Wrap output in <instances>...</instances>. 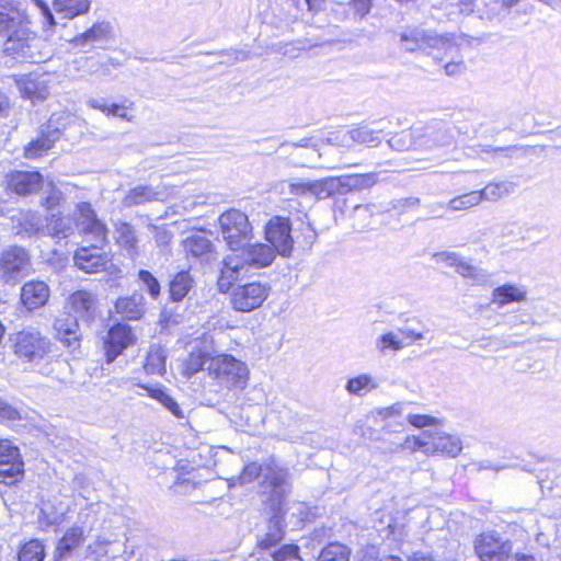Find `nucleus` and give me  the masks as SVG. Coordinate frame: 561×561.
<instances>
[{
  "label": "nucleus",
  "instance_id": "f257e3e1",
  "mask_svg": "<svg viewBox=\"0 0 561 561\" xmlns=\"http://www.w3.org/2000/svg\"><path fill=\"white\" fill-rule=\"evenodd\" d=\"M79 215L76 228L92 241V247L79 248L73 255L76 266L84 273H98L105 270L107 256L102 247L107 241L106 225L101 221L90 203L81 202L77 206Z\"/></svg>",
  "mask_w": 561,
  "mask_h": 561
},
{
  "label": "nucleus",
  "instance_id": "f03ea898",
  "mask_svg": "<svg viewBox=\"0 0 561 561\" xmlns=\"http://www.w3.org/2000/svg\"><path fill=\"white\" fill-rule=\"evenodd\" d=\"M28 21L20 4L12 0H0V35L7 36L4 50L16 58L33 57L28 33Z\"/></svg>",
  "mask_w": 561,
  "mask_h": 561
},
{
  "label": "nucleus",
  "instance_id": "7ed1b4c3",
  "mask_svg": "<svg viewBox=\"0 0 561 561\" xmlns=\"http://www.w3.org/2000/svg\"><path fill=\"white\" fill-rule=\"evenodd\" d=\"M95 301L94 295L90 291L77 290L69 298L75 316L67 314L55 320L56 336L70 352L80 347L79 320L89 323L94 318Z\"/></svg>",
  "mask_w": 561,
  "mask_h": 561
},
{
  "label": "nucleus",
  "instance_id": "20e7f679",
  "mask_svg": "<svg viewBox=\"0 0 561 561\" xmlns=\"http://www.w3.org/2000/svg\"><path fill=\"white\" fill-rule=\"evenodd\" d=\"M397 44L401 50L407 53H422L433 56L436 60H442L456 51L451 36L438 35L433 31L417 26H409L396 33Z\"/></svg>",
  "mask_w": 561,
  "mask_h": 561
},
{
  "label": "nucleus",
  "instance_id": "39448f33",
  "mask_svg": "<svg viewBox=\"0 0 561 561\" xmlns=\"http://www.w3.org/2000/svg\"><path fill=\"white\" fill-rule=\"evenodd\" d=\"M37 196L43 206L47 210L54 211L55 207L61 199V192L55 186L54 182L44 176L37 171ZM46 233L57 239H65L72 233V226L69 219L51 213L50 219L45 228L37 226V234Z\"/></svg>",
  "mask_w": 561,
  "mask_h": 561
},
{
  "label": "nucleus",
  "instance_id": "423d86ee",
  "mask_svg": "<svg viewBox=\"0 0 561 561\" xmlns=\"http://www.w3.org/2000/svg\"><path fill=\"white\" fill-rule=\"evenodd\" d=\"M208 374L227 389H243L249 379L247 364L230 354L214 356L209 363Z\"/></svg>",
  "mask_w": 561,
  "mask_h": 561
},
{
  "label": "nucleus",
  "instance_id": "0eeeda50",
  "mask_svg": "<svg viewBox=\"0 0 561 561\" xmlns=\"http://www.w3.org/2000/svg\"><path fill=\"white\" fill-rule=\"evenodd\" d=\"M222 239L231 251L243 249L252 236V227L248 216L241 210L230 209L219 217Z\"/></svg>",
  "mask_w": 561,
  "mask_h": 561
},
{
  "label": "nucleus",
  "instance_id": "6e6552de",
  "mask_svg": "<svg viewBox=\"0 0 561 561\" xmlns=\"http://www.w3.org/2000/svg\"><path fill=\"white\" fill-rule=\"evenodd\" d=\"M413 450H421L425 454L442 453L451 457H456L462 449L461 442L458 437L448 435L436 430L425 431L417 437L408 438L407 443Z\"/></svg>",
  "mask_w": 561,
  "mask_h": 561
},
{
  "label": "nucleus",
  "instance_id": "1a4fd4ad",
  "mask_svg": "<svg viewBox=\"0 0 561 561\" xmlns=\"http://www.w3.org/2000/svg\"><path fill=\"white\" fill-rule=\"evenodd\" d=\"M271 291L268 283L250 282L238 285L231 294L232 308L240 312H250L260 308Z\"/></svg>",
  "mask_w": 561,
  "mask_h": 561
},
{
  "label": "nucleus",
  "instance_id": "9d476101",
  "mask_svg": "<svg viewBox=\"0 0 561 561\" xmlns=\"http://www.w3.org/2000/svg\"><path fill=\"white\" fill-rule=\"evenodd\" d=\"M265 240L283 257L291 256L294 239L291 236V221L288 217L273 216L264 227Z\"/></svg>",
  "mask_w": 561,
  "mask_h": 561
},
{
  "label": "nucleus",
  "instance_id": "9b49d317",
  "mask_svg": "<svg viewBox=\"0 0 561 561\" xmlns=\"http://www.w3.org/2000/svg\"><path fill=\"white\" fill-rule=\"evenodd\" d=\"M286 188L291 195L313 196L317 199H325L334 194H342L341 180H339V176L318 181L282 183L280 192L285 193Z\"/></svg>",
  "mask_w": 561,
  "mask_h": 561
},
{
  "label": "nucleus",
  "instance_id": "f8f14e48",
  "mask_svg": "<svg viewBox=\"0 0 561 561\" xmlns=\"http://www.w3.org/2000/svg\"><path fill=\"white\" fill-rule=\"evenodd\" d=\"M513 545L496 531L480 534L474 540V551L481 561H506Z\"/></svg>",
  "mask_w": 561,
  "mask_h": 561
},
{
  "label": "nucleus",
  "instance_id": "ddd939ff",
  "mask_svg": "<svg viewBox=\"0 0 561 561\" xmlns=\"http://www.w3.org/2000/svg\"><path fill=\"white\" fill-rule=\"evenodd\" d=\"M136 335L128 324L114 323L103 336V353L106 364H112L129 346L136 343Z\"/></svg>",
  "mask_w": 561,
  "mask_h": 561
},
{
  "label": "nucleus",
  "instance_id": "4468645a",
  "mask_svg": "<svg viewBox=\"0 0 561 561\" xmlns=\"http://www.w3.org/2000/svg\"><path fill=\"white\" fill-rule=\"evenodd\" d=\"M112 37V25L102 21L95 22L91 27L75 36L69 44L72 49L90 53L93 48H105V44Z\"/></svg>",
  "mask_w": 561,
  "mask_h": 561
},
{
  "label": "nucleus",
  "instance_id": "2eb2a0df",
  "mask_svg": "<svg viewBox=\"0 0 561 561\" xmlns=\"http://www.w3.org/2000/svg\"><path fill=\"white\" fill-rule=\"evenodd\" d=\"M454 141V127L443 121H432L416 138L420 148L428 150L451 146Z\"/></svg>",
  "mask_w": 561,
  "mask_h": 561
},
{
  "label": "nucleus",
  "instance_id": "dca6fc26",
  "mask_svg": "<svg viewBox=\"0 0 561 561\" xmlns=\"http://www.w3.org/2000/svg\"><path fill=\"white\" fill-rule=\"evenodd\" d=\"M183 249L186 257L195 264L208 265L218 259L213 241L202 234H192L184 239Z\"/></svg>",
  "mask_w": 561,
  "mask_h": 561
},
{
  "label": "nucleus",
  "instance_id": "f3484780",
  "mask_svg": "<svg viewBox=\"0 0 561 561\" xmlns=\"http://www.w3.org/2000/svg\"><path fill=\"white\" fill-rule=\"evenodd\" d=\"M28 266L30 256L23 248H10L1 255L0 268L7 283L18 280L28 270Z\"/></svg>",
  "mask_w": 561,
  "mask_h": 561
},
{
  "label": "nucleus",
  "instance_id": "a211bd4d",
  "mask_svg": "<svg viewBox=\"0 0 561 561\" xmlns=\"http://www.w3.org/2000/svg\"><path fill=\"white\" fill-rule=\"evenodd\" d=\"M288 468L280 467L274 462L264 465L263 484L272 491L275 500L280 503L290 490Z\"/></svg>",
  "mask_w": 561,
  "mask_h": 561
},
{
  "label": "nucleus",
  "instance_id": "6ab92c4d",
  "mask_svg": "<svg viewBox=\"0 0 561 561\" xmlns=\"http://www.w3.org/2000/svg\"><path fill=\"white\" fill-rule=\"evenodd\" d=\"M241 250L242 253L240 257L245 266L254 268H264L270 266L278 254L271 244L261 242L247 244Z\"/></svg>",
  "mask_w": 561,
  "mask_h": 561
},
{
  "label": "nucleus",
  "instance_id": "aec40b11",
  "mask_svg": "<svg viewBox=\"0 0 561 561\" xmlns=\"http://www.w3.org/2000/svg\"><path fill=\"white\" fill-rule=\"evenodd\" d=\"M5 199L30 195L35 188V172L14 170L5 175Z\"/></svg>",
  "mask_w": 561,
  "mask_h": 561
},
{
  "label": "nucleus",
  "instance_id": "412c9836",
  "mask_svg": "<svg viewBox=\"0 0 561 561\" xmlns=\"http://www.w3.org/2000/svg\"><path fill=\"white\" fill-rule=\"evenodd\" d=\"M283 522L284 517L278 512L268 519L267 531L256 542V550L261 557H265L272 549L280 545L285 535Z\"/></svg>",
  "mask_w": 561,
  "mask_h": 561
},
{
  "label": "nucleus",
  "instance_id": "4be33fe9",
  "mask_svg": "<svg viewBox=\"0 0 561 561\" xmlns=\"http://www.w3.org/2000/svg\"><path fill=\"white\" fill-rule=\"evenodd\" d=\"M389 121L380 119L373 122V127L359 126L353 128L343 135L342 141H346V138L354 142L366 145L368 147H376L380 144V134L387 129Z\"/></svg>",
  "mask_w": 561,
  "mask_h": 561
},
{
  "label": "nucleus",
  "instance_id": "5701e85b",
  "mask_svg": "<svg viewBox=\"0 0 561 561\" xmlns=\"http://www.w3.org/2000/svg\"><path fill=\"white\" fill-rule=\"evenodd\" d=\"M114 238L117 245L123 249L130 259L140 255L139 239L134 226L127 221L118 220L114 224Z\"/></svg>",
  "mask_w": 561,
  "mask_h": 561
},
{
  "label": "nucleus",
  "instance_id": "b1692460",
  "mask_svg": "<svg viewBox=\"0 0 561 561\" xmlns=\"http://www.w3.org/2000/svg\"><path fill=\"white\" fill-rule=\"evenodd\" d=\"M247 272L248 268L241 260L240 255H228L225 257L220 268V275L218 277V286L220 291H229L234 282H237L241 275Z\"/></svg>",
  "mask_w": 561,
  "mask_h": 561
},
{
  "label": "nucleus",
  "instance_id": "393cba45",
  "mask_svg": "<svg viewBox=\"0 0 561 561\" xmlns=\"http://www.w3.org/2000/svg\"><path fill=\"white\" fill-rule=\"evenodd\" d=\"M115 310L123 319L140 320L146 312L145 296L140 291H134L130 295L119 297L115 302Z\"/></svg>",
  "mask_w": 561,
  "mask_h": 561
},
{
  "label": "nucleus",
  "instance_id": "a878e982",
  "mask_svg": "<svg viewBox=\"0 0 561 561\" xmlns=\"http://www.w3.org/2000/svg\"><path fill=\"white\" fill-rule=\"evenodd\" d=\"M195 286L190 270H181L172 275L168 283L169 298L172 302H181Z\"/></svg>",
  "mask_w": 561,
  "mask_h": 561
},
{
  "label": "nucleus",
  "instance_id": "bb28decb",
  "mask_svg": "<svg viewBox=\"0 0 561 561\" xmlns=\"http://www.w3.org/2000/svg\"><path fill=\"white\" fill-rule=\"evenodd\" d=\"M339 180H341L342 194L370 188L378 181L375 172L345 174L339 176Z\"/></svg>",
  "mask_w": 561,
  "mask_h": 561
},
{
  "label": "nucleus",
  "instance_id": "cd10ccee",
  "mask_svg": "<svg viewBox=\"0 0 561 561\" xmlns=\"http://www.w3.org/2000/svg\"><path fill=\"white\" fill-rule=\"evenodd\" d=\"M168 352L159 344H151L149 346L144 369L148 375H163L165 373V362Z\"/></svg>",
  "mask_w": 561,
  "mask_h": 561
},
{
  "label": "nucleus",
  "instance_id": "c85d7f7f",
  "mask_svg": "<svg viewBox=\"0 0 561 561\" xmlns=\"http://www.w3.org/2000/svg\"><path fill=\"white\" fill-rule=\"evenodd\" d=\"M524 300H526V290L513 284H504L494 288L492 291V302L499 307Z\"/></svg>",
  "mask_w": 561,
  "mask_h": 561
},
{
  "label": "nucleus",
  "instance_id": "c756f323",
  "mask_svg": "<svg viewBox=\"0 0 561 561\" xmlns=\"http://www.w3.org/2000/svg\"><path fill=\"white\" fill-rule=\"evenodd\" d=\"M516 190V184L512 181H500L486 184L479 191L482 201L497 202L503 197L513 194Z\"/></svg>",
  "mask_w": 561,
  "mask_h": 561
},
{
  "label": "nucleus",
  "instance_id": "7c9ffc66",
  "mask_svg": "<svg viewBox=\"0 0 561 561\" xmlns=\"http://www.w3.org/2000/svg\"><path fill=\"white\" fill-rule=\"evenodd\" d=\"M61 128L59 124L51 117L46 125H42L37 135V153L46 151L60 138Z\"/></svg>",
  "mask_w": 561,
  "mask_h": 561
},
{
  "label": "nucleus",
  "instance_id": "2f4dec72",
  "mask_svg": "<svg viewBox=\"0 0 561 561\" xmlns=\"http://www.w3.org/2000/svg\"><path fill=\"white\" fill-rule=\"evenodd\" d=\"M159 192L147 185H139L131 188L124 197L123 204L126 207H134L147 202L158 201Z\"/></svg>",
  "mask_w": 561,
  "mask_h": 561
},
{
  "label": "nucleus",
  "instance_id": "473e14b6",
  "mask_svg": "<svg viewBox=\"0 0 561 561\" xmlns=\"http://www.w3.org/2000/svg\"><path fill=\"white\" fill-rule=\"evenodd\" d=\"M83 540V528L76 526L68 529L56 547V557L64 558L78 547Z\"/></svg>",
  "mask_w": 561,
  "mask_h": 561
},
{
  "label": "nucleus",
  "instance_id": "72a5a7b5",
  "mask_svg": "<svg viewBox=\"0 0 561 561\" xmlns=\"http://www.w3.org/2000/svg\"><path fill=\"white\" fill-rule=\"evenodd\" d=\"M90 4V0H54L55 10L67 19L87 13Z\"/></svg>",
  "mask_w": 561,
  "mask_h": 561
},
{
  "label": "nucleus",
  "instance_id": "f704fd0d",
  "mask_svg": "<svg viewBox=\"0 0 561 561\" xmlns=\"http://www.w3.org/2000/svg\"><path fill=\"white\" fill-rule=\"evenodd\" d=\"M14 341V352L26 360H32L35 355V335L30 331L18 332L13 339Z\"/></svg>",
  "mask_w": 561,
  "mask_h": 561
},
{
  "label": "nucleus",
  "instance_id": "c9c22d12",
  "mask_svg": "<svg viewBox=\"0 0 561 561\" xmlns=\"http://www.w3.org/2000/svg\"><path fill=\"white\" fill-rule=\"evenodd\" d=\"M140 388L145 389L148 394L160 402L168 411H170L175 417L184 419L185 414L179 403L164 390L160 388H151L146 385H138Z\"/></svg>",
  "mask_w": 561,
  "mask_h": 561
},
{
  "label": "nucleus",
  "instance_id": "e433bc0d",
  "mask_svg": "<svg viewBox=\"0 0 561 561\" xmlns=\"http://www.w3.org/2000/svg\"><path fill=\"white\" fill-rule=\"evenodd\" d=\"M352 550L346 545L334 541L321 549L317 561H350Z\"/></svg>",
  "mask_w": 561,
  "mask_h": 561
},
{
  "label": "nucleus",
  "instance_id": "4c0bfd02",
  "mask_svg": "<svg viewBox=\"0 0 561 561\" xmlns=\"http://www.w3.org/2000/svg\"><path fill=\"white\" fill-rule=\"evenodd\" d=\"M137 282L140 289L145 290L153 300L161 296V285L159 279L148 270H139L137 273Z\"/></svg>",
  "mask_w": 561,
  "mask_h": 561
},
{
  "label": "nucleus",
  "instance_id": "58836bf2",
  "mask_svg": "<svg viewBox=\"0 0 561 561\" xmlns=\"http://www.w3.org/2000/svg\"><path fill=\"white\" fill-rule=\"evenodd\" d=\"M417 133L411 130H403L393 135L389 140L388 145L396 151H407L410 149H419L420 146L416 144Z\"/></svg>",
  "mask_w": 561,
  "mask_h": 561
},
{
  "label": "nucleus",
  "instance_id": "ea45409f",
  "mask_svg": "<svg viewBox=\"0 0 561 561\" xmlns=\"http://www.w3.org/2000/svg\"><path fill=\"white\" fill-rule=\"evenodd\" d=\"M376 388L377 385L374 382L371 376L366 374L348 379L345 386L348 393L359 397L365 396Z\"/></svg>",
  "mask_w": 561,
  "mask_h": 561
},
{
  "label": "nucleus",
  "instance_id": "a19ab883",
  "mask_svg": "<svg viewBox=\"0 0 561 561\" xmlns=\"http://www.w3.org/2000/svg\"><path fill=\"white\" fill-rule=\"evenodd\" d=\"M23 461L0 463V483L11 485L23 477Z\"/></svg>",
  "mask_w": 561,
  "mask_h": 561
},
{
  "label": "nucleus",
  "instance_id": "79ce46f5",
  "mask_svg": "<svg viewBox=\"0 0 561 561\" xmlns=\"http://www.w3.org/2000/svg\"><path fill=\"white\" fill-rule=\"evenodd\" d=\"M482 202L479 191H472L460 196L451 198L447 203L450 210H465L479 205Z\"/></svg>",
  "mask_w": 561,
  "mask_h": 561
},
{
  "label": "nucleus",
  "instance_id": "37998d69",
  "mask_svg": "<svg viewBox=\"0 0 561 561\" xmlns=\"http://www.w3.org/2000/svg\"><path fill=\"white\" fill-rule=\"evenodd\" d=\"M272 561L300 560V548L295 543H283L266 554Z\"/></svg>",
  "mask_w": 561,
  "mask_h": 561
},
{
  "label": "nucleus",
  "instance_id": "c03bdc74",
  "mask_svg": "<svg viewBox=\"0 0 561 561\" xmlns=\"http://www.w3.org/2000/svg\"><path fill=\"white\" fill-rule=\"evenodd\" d=\"M88 105L94 110H99L103 113H105L107 116H115L119 117L122 119L130 121V117H128L126 113V107L124 105H119L116 103H113L111 105H107L104 101V99H90L88 101Z\"/></svg>",
  "mask_w": 561,
  "mask_h": 561
},
{
  "label": "nucleus",
  "instance_id": "a18cd8bd",
  "mask_svg": "<svg viewBox=\"0 0 561 561\" xmlns=\"http://www.w3.org/2000/svg\"><path fill=\"white\" fill-rule=\"evenodd\" d=\"M214 356H210L207 352H192L186 363V370L193 375L201 370H208L209 363Z\"/></svg>",
  "mask_w": 561,
  "mask_h": 561
},
{
  "label": "nucleus",
  "instance_id": "49530a36",
  "mask_svg": "<svg viewBox=\"0 0 561 561\" xmlns=\"http://www.w3.org/2000/svg\"><path fill=\"white\" fill-rule=\"evenodd\" d=\"M36 4H37V9L39 10V13L43 18V21H42L43 37L45 41H48L54 34V30L56 27V21H55L54 14L51 13V11L48 8L46 2H44L42 0H37Z\"/></svg>",
  "mask_w": 561,
  "mask_h": 561
},
{
  "label": "nucleus",
  "instance_id": "de8ad7c7",
  "mask_svg": "<svg viewBox=\"0 0 561 561\" xmlns=\"http://www.w3.org/2000/svg\"><path fill=\"white\" fill-rule=\"evenodd\" d=\"M62 515L54 506L43 503L37 514V525L42 528L58 525L62 519Z\"/></svg>",
  "mask_w": 561,
  "mask_h": 561
},
{
  "label": "nucleus",
  "instance_id": "09e8293b",
  "mask_svg": "<svg viewBox=\"0 0 561 561\" xmlns=\"http://www.w3.org/2000/svg\"><path fill=\"white\" fill-rule=\"evenodd\" d=\"M264 476V465H260L257 462H250L248 463L242 472L236 477L232 478L231 481L234 483L238 481L239 484H248L254 481L255 479L263 478Z\"/></svg>",
  "mask_w": 561,
  "mask_h": 561
},
{
  "label": "nucleus",
  "instance_id": "8fccbe9b",
  "mask_svg": "<svg viewBox=\"0 0 561 561\" xmlns=\"http://www.w3.org/2000/svg\"><path fill=\"white\" fill-rule=\"evenodd\" d=\"M409 405V402H396L390 407L375 409L374 411H371V414L376 421H386L389 419L401 416Z\"/></svg>",
  "mask_w": 561,
  "mask_h": 561
},
{
  "label": "nucleus",
  "instance_id": "3c124183",
  "mask_svg": "<svg viewBox=\"0 0 561 561\" xmlns=\"http://www.w3.org/2000/svg\"><path fill=\"white\" fill-rule=\"evenodd\" d=\"M461 276L470 278L476 285H485L491 279V274L486 270L471 265L469 262L462 266Z\"/></svg>",
  "mask_w": 561,
  "mask_h": 561
},
{
  "label": "nucleus",
  "instance_id": "603ef678",
  "mask_svg": "<svg viewBox=\"0 0 561 561\" xmlns=\"http://www.w3.org/2000/svg\"><path fill=\"white\" fill-rule=\"evenodd\" d=\"M434 259L437 263H445L448 266L455 267L456 272L460 275L462 266L468 264V262L456 252H438L434 254Z\"/></svg>",
  "mask_w": 561,
  "mask_h": 561
},
{
  "label": "nucleus",
  "instance_id": "864d4df0",
  "mask_svg": "<svg viewBox=\"0 0 561 561\" xmlns=\"http://www.w3.org/2000/svg\"><path fill=\"white\" fill-rule=\"evenodd\" d=\"M421 205V199L419 197L409 196L392 199L389 203V207L387 211H397L399 215L405 214L411 209H414Z\"/></svg>",
  "mask_w": 561,
  "mask_h": 561
},
{
  "label": "nucleus",
  "instance_id": "5fc2aeb1",
  "mask_svg": "<svg viewBox=\"0 0 561 561\" xmlns=\"http://www.w3.org/2000/svg\"><path fill=\"white\" fill-rule=\"evenodd\" d=\"M376 347L379 352L386 354L389 351H400L403 347V343L394 333L388 332L377 339Z\"/></svg>",
  "mask_w": 561,
  "mask_h": 561
},
{
  "label": "nucleus",
  "instance_id": "6e6d98bb",
  "mask_svg": "<svg viewBox=\"0 0 561 561\" xmlns=\"http://www.w3.org/2000/svg\"><path fill=\"white\" fill-rule=\"evenodd\" d=\"M505 323L511 330H516L522 327H533L536 324L531 314L527 311H518L506 317Z\"/></svg>",
  "mask_w": 561,
  "mask_h": 561
},
{
  "label": "nucleus",
  "instance_id": "4d7b16f0",
  "mask_svg": "<svg viewBox=\"0 0 561 561\" xmlns=\"http://www.w3.org/2000/svg\"><path fill=\"white\" fill-rule=\"evenodd\" d=\"M15 81L22 96L31 100V102L34 103L35 79H33V75H21Z\"/></svg>",
  "mask_w": 561,
  "mask_h": 561
},
{
  "label": "nucleus",
  "instance_id": "13d9d810",
  "mask_svg": "<svg viewBox=\"0 0 561 561\" xmlns=\"http://www.w3.org/2000/svg\"><path fill=\"white\" fill-rule=\"evenodd\" d=\"M477 152L490 153L493 159L497 158H510L516 150L522 149V146H506V147H493L486 145H478Z\"/></svg>",
  "mask_w": 561,
  "mask_h": 561
},
{
  "label": "nucleus",
  "instance_id": "bf43d9fd",
  "mask_svg": "<svg viewBox=\"0 0 561 561\" xmlns=\"http://www.w3.org/2000/svg\"><path fill=\"white\" fill-rule=\"evenodd\" d=\"M22 461L19 448L10 440H0V463Z\"/></svg>",
  "mask_w": 561,
  "mask_h": 561
},
{
  "label": "nucleus",
  "instance_id": "052dcab7",
  "mask_svg": "<svg viewBox=\"0 0 561 561\" xmlns=\"http://www.w3.org/2000/svg\"><path fill=\"white\" fill-rule=\"evenodd\" d=\"M347 5L353 20H363L371 9V0H351Z\"/></svg>",
  "mask_w": 561,
  "mask_h": 561
},
{
  "label": "nucleus",
  "instance_id": "680f3d73",
  "mask_svg": "<svg viewBox=\"0 0 561 561\" xmlns=\"http://www.w3.org/2000/svg\"><path fill=\"white\" fill-rule=\"evenodd\" d=\"M208 55H216V56H228V61H221L220 64H226L228 66L233 65L238 61H243L250 58V53L244 49L239 48H230V49H224L214 53H207Z\"/></svg>",
  "mask_w": 561,
  "mask_h": 561
},
{
  "label": "nucleus",
  "instance_id": "e2e57ef3",
  "mask_svg": "<svg viewBox=\"0 0 561 561\" xmlns=\"http://www.w3.org/2000/svg\"><path fill=\"white\" fill-rule=\"evenodd\" d=\"M21 301L23 306L28 310L35 309V280L32 279L23 285L21 288Z\"/></svg>",
  "mask_w": 561,
  "mask_h": 561
},
{
  "label": "nucleus",
  "instance_id": "0e129e2a",
  "mask_svg": "<svg viewBox=\"0 0 561 561\" xmlns=\"http://www.w3.org/2000/svg\"><path fill=\"white\" fill-rule=\"evenodd\" d=\"M150 228L153 229V239L156 242V245L161 250V252H165L168 250L169 244L172 240V232L163 227L158 226H150Z\"/></svg>",
  "mask_w": 561,
  "mask_h": 561
},
{
  "label": "nucleus",
  "instance_id": "69168bd1",
  "mask_svg": "<svg viewBox=\"0 0 561 561\" xmlns=\"http://www.w3.org/2000/svg\"><path fill=\"white\" fill-rule=\"evenodd\" d=\"M20 419V411L7 401L0 399V422L16 421Z\"/></svg>",
  "mask_w": 561,
  "mask_h": 561
},
{
  "label": "nucleus",
  "instance_id": "338daca9",
  "mask_svg": "<svg viewBox=\"0 0 561 561\" xmlns=\"http://www.w3.org/2000/svg\"><path fill=\"white\" fill-rule=\"evenodd\" d=\"M407 420L409 421V423L411 425H413L414 427H419V428L430 426V425L434 424L436 421V419L431 415L412 414V413L407 414Z\"/></svg>",
  "mask_w": 561,
  "mask_h": 561
},
{
  "label": "nucleus",
  "instance_id": "774afa93",
  "mask_svg": "<svg viewBox=\"0 0 561 561\" xmlns=\"http://www.w3.org/2000/svg\"><path fill=\"white\" fill-rule=\"evenodd\" d=\"M18 559L19 561H35V539H31L21 547Z\"/></svg>",
  "mask_w": 561,
  "mask_h": 561
}]
</instances>
